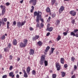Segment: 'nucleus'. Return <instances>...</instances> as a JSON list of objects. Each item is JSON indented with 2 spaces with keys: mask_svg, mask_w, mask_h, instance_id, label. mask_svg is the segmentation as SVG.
Returning a JSON list of instances; mask_svg holds the SVG:
<instances>
[{
  "mask_svg": "<svg viewBox=\"0 0 78 78\" xmlns=\"http://www.w3.org/2000/svg\"><path fill=\"white\" fill-rule=\"evenodd\" d=\"M0 8H2V15L3 16V15H4V14H5V6L1 5L0 6Z\"/></svg>",
  "mask_w": 78,
  "mask_h": 78,
  "instance_id": "obj_3",
  "label": "nucleus"
},
{
  "mask_svg": "<svg viewBox=\"0 0 78 78\" xmlns=\"http://www.w3.org/2000/svg\"><path fill=\"white\" fill-rule=\"evenodd\" d=\"M50 32H48L46 34V36H48L50 35Z\"/></svg>",
  "mask_w": 78,
  "mask_h": 78,
  "instance_id": "obj_49",
  "label": "nucleus"
},
{
  "mask_svg": "<svg viewBox=\"0 0 78 78\" xmlns=\"http://www.w3.org/2000/svg\"><path fill=\"white\" fill-rule=\"evenodd\" d=\"M50 26V24H48L47 25V27H48H48H49Z\"/></svg>",
  "mask_w": 78,
  "mask_h": 78,
  "instance_id": "obj_62",
  "label": "nucleus"
},
{
  "mask_svg": "<svg viewBox=\"0 0 78 78\" xmlns=\"http://www.w3.org/2000/svg\"><path fill=\"white\" fill-rule=\"evenodd\" d=\"M9 47H7L4 48V51H9Z\"/></svg>",
  "mask_w": 78,
  "mask_h": 78,
  "instance_id": "obj_23",
  "label": "nucleus"
},
{
  "mask_svg": "<svg viewBox=\"0 0 78 78\" xmlns=\"http://www.w3.org/2000/svg\"><path fill=\"white\" fill-rule=\"evenodd\" d=\"M6 5H7V6H9V2L6 3Z\"/></svg>",
  "mask_w": 78,
  "mask_h": 78,
  "instance_id": "obj_57",
  "label": "nucleus"
},
{
  "mask_svg": "<svg viewBox=\"0 0 78 78\" xmlns=\"http://www.w3.org/2000/svg\"><path fill=\"white\" fill-rule=\"evenodd\" d=\"M17 26L19 28H20L21 27V22H17Z\"/></svg>",
  "mask_w": 78,
  "mask_h": 78,
  "instance_id": "obj_13",
  "label": "nucleus"
},
{
  "mask_svg": "<svg viewBox=\"0 0 78 78\" xmlns=\"http://www.w3.org/2000/svg\"><path fill=\"white\" fill-rule=\"evenodd\" d=\"M12 59V55H10L9 56V59L11 60Z\"/></svg>",
  "mask_w": 78,
  "mask_h": 78,
  "instance_id": "obj_48",
  "label": "nucleus"
},
{
  "mask_svg": "<svg viewBox=\"0 0 78 78\" xmlns=\"http://www.w3.org/2000/svg\"><path fill=\"white\" fill-rule=\"evenodd\" d=\"M39 20H38V22H37V23L36 25L37 27H39V25L40 23H39Z\"/></svg>",
  "mask_w": 78,
  "mask_h": 78,
  "instance_id": "obj_33",
  "label": "nucleus"
},
{
  "mask_svg": "<svg viewBox=\"0 0 78 78\" xmlns=\"http://www.w3.org/2000/svg\"><path fill=\"white\" fill-rule=\"evenodd\" d=\"M32 73L34 75H36V71L34 70H33L32 72Z\"/></svg>",
  "mask_w": 78,
  "mask_h": 78,
  "instance_id": "obj_27",
  "label": "nucleus"
},
{
  "mask_svg": "<svg viewBox=\"0 0 78 78\" xmlns=\"http://www.w3.org/2000/svg\"><path fill=\"white\" fill-rule=\"evenodd\" d=\"M70 14H71L73 16H75L76 15V12L74 10L70 11Z\"/></svg>",
  "mask_w": 78,
  "mask_h": 78,
  "instance_id": "obj_7",
  "label": "nucleus"
},
{
  "mask_svg": "<svg viewBox=\"0 0 78 78\" xmlns=\"http://www.w3.org/2000/svg\"><path fill=\"white\" fill-rule=\"evenodd\" d=\"M29 54L30 55H34V50L32 49H30L29 52Z\"/></svg>",
  "mask_w": 78,
  "mask_h": 78,
  "instance_id": "obj_9",
  "label": "nucleus"
},
{
  "mask_svg": "<svg viewBox=\"0 0 78 78\" xmlns=\"http://www.w3.org/2000/svg\"><path fill=\"white\" fill-rule=\"evenodd\" d=\"M23 71L24 73V77H25V78H27L28 75H27V73H26V71H25V70H23Z\"/></svg>",
  "mask_w": 78,
  "mask_h": 78,
  "instance_id": "obj_10",
  "label": "nucleus"
},
{
  "mask_svg": "<svg viewBox=\"0 0 78 78\" xmlns=\"http://www.w3.org/2000/svg\"><path fill=\"white\" fill-rule=\"evenodd\" d=\"M35 37L36 39H39V35H35Z\"/></svg>",
  "mask_w": 78,
  "mask_h": 78,
  "instance_id": "obj_38",
  "label": "nucleus"
},
{
  "mask_svg": "<svg viewBox=\"0 0 78 78\" xmlns=\"http://www.w3.org/2000/svg\"><path fill=\"white\" fill-rule=\"evenodd\" d=\"M25 21H23L21 22V27H22L23 25H25Z\"/></svg>",
  "mask_w": 78,
  "mask_h": 78,
  "instance_id": "obj_31",
  "label": "nucleus"
},
{
  "mask_svg": "<svg viewBox=\"0 0 78 78\" xmlns=\"http://www.w3.org/2000/svg\"><path fill=\"white\" fill-rule=\"evenodd\" d=\"M46 11L48 12H50V9L49 7H48L46 9Z\"/></svg>",
  "mask_w": 78,
  "mask_h": 78,
  "instance_id": "obj_24",
  "label": "nucleus"
},
{
  "mask_svg": "<svg viewBox=\"0 0 78 78\" xmlns=\"http://www.w3.org/2000/svg\"><path fill=\"white\" fill-rule=\"evenodd\" d=\"M33 41H36V38L35 37H33Z\"/></svg>",
  "mask_w": 78,
  "mask_h": 78,
  "instance_id": "obj_46",
  "label": "nucleus"
},
{
  "mask_svg": "<svg viewBox=\"0 0 78 78\" xmlns=\"http://www.w3.org/2000/svg\"><path fill=\"white\" fill-rule=\"evenodd\" d=\"M1 38L2 40H4L5 39V36L3 35L2 37H1Z\"/></svg>",
  "mask_w": 78,
  "mask_h": 78,
  "instance_id": "obj_30",
  "label": "nucleus"
},
{
  "mask_svg": "<svg viewBox=\"0 0 78 78\" xmlns=\"http://www.w3.org/2000/svg\"><path fill=\"white\" fill-rule=\"evenodd\" d=\"M4 22H6L7 21V19L5 18L4 19Z\"/></svg>",
  "mask_w": 78,
  "mask_h": 78,
  "instance_id": "obj_52",
  "label": "nucleus"
},
{
  "mask_svg": "<svg viewBox=\"0 0 78 78\" xmlns=\"http://www.w3.org/2000/svg\"><path fill=\"white\" fill-rule=\"evenodd\" d=\"M12 69V66H11L9 68V70H11Z\"/></svg>",
  "mask_w": 78,
  "mask_h": 78,
  "instance_id": "obj_51",
  "label": "nucleus"
},
{
  "mask_svg": "<svg viewBox=\"0 0 78 78\" xmlns=\"http://www.w3.org/2000/svg\"><path fill=\"white\" fill-rule=\"evenodd\" d=\"M2 55H0V58H2Z\"/></svg>",
  "mask_w": 78,
  "mask_h": 78,
  "instance_id": "obj_64",
  "label": "nucleus"
},
{
  "mask_svg": "<svg viewBox=\"0 0 78 78\" xmlns=\"http://www.w3.org/2000/svg\"><path fill=\"white\" fill-rule=\"evenodd\" d=\"M20 58H18L17 59V61H20Z\"/></svg>",
  "mask_w": 78,
  "mask_h": 78,
  "instance_id": "obj_58",
  "label": "nucleus"
},
{
  "mask_svg": "<svg viewBox=\"0 0 78 78\" xmlns=\"http://www.w3.org/2000/svg\"><path fill=\"white\" fill-rule=\"evenodd\" d=\"M14 73L12 72H11L9 73V75L10 76H12V78H14V75H13Z\"/></svg>",
  "mask_w": 78,
  "mask_h": 78,
  "instance_id": "obj_14",
  "label": "nucleus"
},
{
  "mask_svg": "<svg viewBox=\"0 0 78 78\" xmlns=\"http://www.w3.org/2000/svg\"><path fill=\"white\" fill-rule=\"evenodd\" d=\"M61 63L63 64H64V59L63 58H61L60 59Z\"/></svg>",
  "mask_w": 78,
  "mask_h": 78,
  "instance_id": "obj_15",
  "label": "nucleus"
},
{
  "mask_svg": "<svg viewBox=\"0 0 78 78\" xmlns=\"http://www.w3.org/2000/svg\"><path fill=\"white\" fill-rule=\"evenodd\" d=\"M31 8L32 9H31L30 12H33V11H34V6H31Z\"/></svg>",
  "mask_w": 78,
  "mask_h": 78,
  "instance_id": "obj_26",
  "label": "nucleus"
},
{
  "mask_svg": "<svg viewBox=\"0 0 78 78\" xmlns=\"http://www.w3.org/2000/svg\"><path fill=\"white\" fill-rule=\"evenodd\" d=\"M41 21L42 22H44V20H43V19H41Z\"/></svg>",
  "mask_w": 78,
  "mask_h": 78,
  "instance_id": "obj_60",
  "label": "nucleus"
},
{
  "mask_svg": "<svg viewBox=\"0 0 78 78\" xmlns=\"http://www.w3.org/2000/svg\"><path fill=\"white\" fill-rule=\"evenodd\" d=\"M56 75L55 74H53L52 75V78H56Z\"/></svg>",
  "mask_w": 78,
  "mask_h": 78,
  "instance_id": "obj_36",
  "label": "nucleus"
},
{
  "mask_svg": "<svg viewBox=\"0 0 78 78\" xmlns=\"http://www.w3.org/2000/svg\"><path fill=\"white\" fill-rule=\"evenodd\" d=\"M13 45H16L17 44V41L16 39H14L13 40Z\"/></svg>",
  "mask_w": 78,
  "mask_h": 78,
  "instance_id": "obj_18",
  "label": "nucleus"
},
{
  "mask_svg": "<svg viewBox=\"0 0 78 78\" xmlns=\"http://www.w3.org/2000/svg\"><path fill=\"white\" fill-rule=\"evenodd\" d=\"M78 29H75L74 30V33H78Z\"/></svg>",
  "mask_w": 78,
  "mask_h": 78,
  "instance_id": "obj_35",
  "label": "nucleus"
},
{
  "mask_svg": "<svg viewBox=\"0 0 78 78\" xmlns=\"http://www.w3.org/2000/svg\"><path fill=\"white\" fill-rule=\"evenodd\" d=\"M50 47L48 46L46 48V49L45 50V51L46 52H47L49 50V49H50Z\"/></svg>",
  "mask_w": 78,
  "mask_h": 78,
  "instance_id": "obj_20",
  "label": "nucleus"
},
{
  "mask_svg": "<svg viewBox=\"0 0 78 78\" xmlns=\"http://www.w3.org/2000/svg\"><path fill=\"white\" fill-rule=\"evenodd\" d=\"M56 23H57V24L58 25V24H59V23H60V21L59 20H57Z\"/></svg>",
  "mask_w": 78,
  "mask_h": 78,
  "instance_id": "obj_40",
  "label": "nucleus"
},
{
  "mask_svg": "<svg viewBox=\"0 0 78 78\" xmlns=\"http://www.w3.org/2000/svg\"><path fill=\"white\" fill-rule=\"evenodd\" d=\"M71 78H75V75H73V76H72Z\"/></svg>",
  "mask_w": 78,
  "mask_h": 78,
  "instance_id": "obj_56",
  "label": "nucleus"
},
{
  "mask_svg": "<svg viewBox=\"0 0 78 78\" xmlns=\"http://www.w3.org/2000/svg\"><path fill=\"white\" fill-rule=\"evenodd\" d=\"M13 25L16 26V21H14L13 23Z\"/></svg>",
  "mask_w": 78,
  "mask_h": 78,
  "instance_id": "obj_43",
  "label": "nucleus"
},
{
  "mask_svg": "<svg viewBox=\"0 0 78 78\" xmlns=\"http://www.w3.org/2000/svg\"><path fill=\"white\" fill-rule=\"evenodd\" d=\"M27 73H29V72H30V67H28L27 69Z\"/></svg>",
  "mask_w": 78,
  "mask_h": 78,
  "instance_id": "obj_16",
  "label": "nucleus"
},
{
  "mask_svg": "<svg viewBox=\"0 0 78 78\" xmlns=\"http://www.w3.org/2000/svg\"><path fill=\"white\" fill-rule=\"evenodd\" d=\"M51 51L50 52L49 55H51V54H52V53H53V52L54 51V50H55V48H51Z\"/></svg>",
  "mask_w": 78,
  "mask_h": 78,
  "instance_id": "obj_11",
  "label": "nucleus"
},
{
  "mask_svg": "<svg viewBox=\"0 0 78 78\" xmlns=\"http://www.w3.org/2000/svg\"><path fill=\"white\" fill-rule=\"evenodd\" d=\"M12 45L10 43H9L8 45V47L9 48H11V46Z\"/></svg>",
  "mask_w": 78,
  "mask_h": 78,
  "instance_id": "obj_34",
  "label": "nucleus"
},
{
  "mask_svg": "<svg viewBox=\"0 0 78 78\" xmlns=\"http://www.w3.org/2000/svg\"><path fill=\"white\" fill-rule=\"evenodd\" d=\"M7 77V75H4L2 76V78H6Z\"/></svg>",
  "mask_w": 78,
  "mask_h": 78,
  "instance_id": "obj_45",
  "label": "nucleus"
},
{
  "mask_svg": "<svg viewBox=\"0 0 78 78\" xmlns=\"http://www.w3.org/2000/svg\"><path fill=\"white\" fill-rule=\"evenodd\" d=\"M74 68V70H76V69L77 68V67L75 65Z\"/></svg>",
  "mask_w": 78,
  "mask_h": 78,
  "instance_id": "obj_55",
  "label": "nucleus"
},
{
  "mask_svg": "<svg viewBox=\"0 0 78 78\" xmlns=\"http://www.w3.org/2000/svg\"><path fill=\"white\" fill-rule=\"evenodd\" d=\"M63 34L64 35V36H66L67 34V33L66 32H63Z\"/></svg>",
  "mask_w": 78,
  "mask_h": 78,
  "instance_id": "obj_41",
  "label": "nucleus"
},
{
  "mask_svg": "<svg viewBox=\"0 0 78 78\" xmlns=\"http://www.w3.org/2000/svg\"><path fill=\"white\" fill-rule=\"evenodd\" d=\"M56 67L57 68V70L59 71L61 69V66L59 63H57L56 64Z\"/></svg>",
  "mask_w": 78,
  "mask_h": 78,
  "instance_id": "obj_6",
  "label": "nucleus"
},
{
  "mask_svg": "<svg viewBox=\"0 0 78 78\" xmlns=\"http://www.w3.org/2000/svg\"><path fill=\"white\" fill-rule=\"evenodd\" d=\"M16 77L17 78H19L20 76H19V74H17L16 76Z\"/></svg>",
  "mask_w": 78,
  "mask_h": 78,
  "instance_id": "obj_53",
  "label": "nucleus"
},
{
  "mask_svg": "<svg viewBox=\"0 0 78 78\" xmlns=\"http://www.w3.org/2000/svg\"><path fill=\"white\" fill-rule=\"evenodd\" d=\"M71 36H75V34L73 33V32H72L70 33Z\"/></svg>",
  "mask_w": 78,
  "mask_h": 78,
  "instance_id": "obj_29",
  "label": "nucleus"
},
{
  "mask_svg": "<svg viewBox=\"0 0 78 78\" xmlns=\"http://www.w3.org/2000/svg\"><path fill=\"white\" fill-rule=\"evenodd\" d=\"M44 61L45 58L44 56H42L41 57V60L40 62V64L41 65H42V64H43V63H44Z\"/></svg>",
  "mask_w": 78,
  "mask_h": 78,
  "instance_id": "obj_4",
  "label": "nucleus"
},
{
  "mask_svg": "<svg viewBox=\"0 0 78 78\" xmlns=\"http://www.w3.org/2000/svg\"><path fill=\"white\" fill-rule=\"evenodd\" d=\"M75 36L76 37H78V33H77L76 34H75Z\"/></svg>",
  "mask_w": 78,
  "mask_h": 78,
  "instance_id": "obj_47",
  "label": "nucleus"
},
{
  "mask_svg": "<svg viewBox=\"0 0 78 78\" xmlns=\"http://www.w3.org/2000/svg\"><path fill=\"white\" fill-rule=\"evenodd\" d=\"M50 19H51V17H50V16H49V17L48 20H47L48 22H50Z\"/></svg>",
  "mask_w": 78,
  "mask_h": 78,
  "instance_id": "obj_39",
  "label": "nucleus"
},
{
  "mask_svg": "<svg viewBox=\"0 0 78 78\" xmlns=\"http://www.w3.org/2000/svg\"><path fill=\"white\" fill-rule=\"evenodd\" d=\"M61 36H60V35H58L57 38H56L57 41H59V40L61 39Z\"/></svg>",
  "mask_w": 78,
  "mask_h": 78,
  "instance_id": "obj_21",
  "label": "nucleus"
},
{
  "mask_svg": "<svg viewBox=\"0 0 78 78\" xmlns=\"http://www.w3.org/2000/svg\"><path fill=\"white\" fill-rule=\"evenodd\" d=\"M30 3H33V5L34 6H35L36 4V2H37V1L36 0H30Z\"/></svg>",
  "mask_w": 78,
  "mask_h": 78,
  "instance_id": "obj_5",
  "label": "nucleus"
},
{
  "mask_svg": "<svg viewBox=\"0 0 78 78\" xmlns=\"http://www.w3.org/2000/svg\"><path fill=\"white\" fill-rule=\"evenodd\" d=\"M71 61H75V58L73 57H72L71 58Z\"/></svg>",
  "mask_w": 78,
  "mask_h": 78,
  "instance_id": "obj_44",
  "label": "nucleus"
},
{
  "mask_svg": "<svg viewBox=\"0 0 78 78\" xmlns=\"http://www.w3.org/2000/svg\"><path fill=\"white\" fill-rule=\"evenodd\" d=\"M2 24L3 25H5V22H4L2 21L1 22Z\"/></svg>",
  "mask_w": 78,
  "mask_h": 78,
  "instance_id": "obj_59",
  "label": "nucleus"
},
{
  "mask_svg": "<svg viewBox=\"0 0 78 78\" xmlns=\"http://www.w3.org/2000/svg\"><path fill=\"white\" fill-rule=\"evenodd\" d=\"M56 54V55H58L59 54V52H58V51L57 52Z\"/></svg>",
  "mask_w": 78,
  "mask_h": 78,
  "instance_id": "obj_63",
  "label": "nucleus"
},
{
  "mask_svg": "<svg viewBox=\"0 0 78 78\" xmlns=\"http://www.w3.org/2000/svg\"><path fill=\"white\" fill-rule=\"evenodd\" d=\"M75 20H73L71 21V23L73 24V25H74L75 23Z\"/></svg>",
  "mask_w": 78,
  "mask_h": 78,
  "instance_id": "obj_32",
  "label": "nucleus"
},
{
  "mask_svg": "<svg viewBox=\"0 0 78 78\" xmlns=\"http://www.w3.org/2000/svg\"><path fill=\"white\" fill-rule=\"evenodd\" d=\"M66 75V73L64 72H62V77H64Z\"/></svg>",
  "mask_w": 78,
  "mask_h": 78,
  "instance_id": "obj_25",
  "label": "nucleus"
},
{
  "mask_svg": "<svg viewBox=\"0 0 78 78\" xmlns=\"http://www.w3.org/2000/svg\"><path fill=\"white\" fill-rule=\"evenodd\" d=\"M23 43L21 42L20 44V47L21 48H25L27 46V43H28V40L27 39H24L23 41Z\"/></svg>",
  "mask_w": 78,
  "mask_h": 78,
  "instance_id": "obj_2",
  "label": "nucleus"
},
{
  "mask_svg": "<svg viewBox=\"0 0 78 78\" xmlns=\"http://www.w3.org/2000/svg\"><path fill=\"white\" fill-rule=\"evenodd\" d=\"M56 2V0H51V4L52 5H53L55 4V3Z\"/></svg>",
  "mask_w": 78,
  "mask_h": 78,
  "instance_id": "obj_19",
  "label": "nucleus"
},
{
  "mask_svg": "<svg viewBox=\"0 0 78 78\" xmlns=\"http://www.w3.org/2000/svg\"><path fill=\"white\" fill-rule=\"evenodd\" d=\"M23 2V0H22V1H20V3H22Z\"/></svg>",
  "mask_w": 78,
  "mask_h": 78,
  "instance_id": "obj_61",
  "label": "nucleus"
},
{
  "mask_svg": "<svg viewBox=\"0 0 78 78\" xmlns=\"http://www.w3.org/2000/svg\"><path fill=\"white\" fill-rule=\"evenodd\" d=\"M44 63L45 66H48V61L45 60L44 61Z\"/></svg>",
  "mask_w": 78,
  "mask_h": 78,
  "instance_id": "obj_22",
  "label": "nucleus"
},
{
  "mask_svg": "<svg viewBox=\"0 0 78 78\" xmlns=\"http://www.w3.org/2000/svg\"><path fill=\"white\" fill-rule=\"evenodd\" d=\"M64 6H62L59 9V13L61 14V12H62L64 11Z\"/></svg>",
  "mask_w": 78,
  "mask_h": 78,
  "instance_id": "obj_8",
  "label": "nucleus"
},
{
  "mask_svg": "<svg viewBox=\"0 0 78 78\" xmlns=\"http://www.w3.org/2000/svg\"><path fill=\"white\" fill-rule=\"evenodd\" d=\"M37 44L39 46H42V42L41 41H38Z\"/></svg>",
  "mask_w": 78,
  "mask_h": 78,
  "instance_id": "obj_17",
  "label": "nucleus"
},
{
  "mask_svg": "<svg viewBox=\"0 0 78 78\" xmlns=\"http://www.w3.org/2000/svg\"><path fill=\"white\" fill-rule=\"evenodd\" d=\"M64 67L65 68H66V67H68L67 65L66 64H65L64 65Z\"/></svg>",
  "mask_w": 78,
  "mask_h": 78,
  "instance_id": "obj_50",
  "label": "nucleus"
},
{
  "mask_svg": "<svg viewBox=\"0 0 78 78\" xmlns=\"http://www.w3.org/2000/svg\"><path fill=\"white\" fill-rule=\"evenodd\" d=\"M53 29V28L52 27H51L50 28L48 27L47 28V31H48L51 32L52 31Z\"/></svg>",
  "mask_w": 78,
  "mask_h": 78,
  "instance_id": "obj_12",
  "label": "nucleus"
},
{
  "mask_svg": "<svg viewBox=\"0 0 78 78\" xmlns=\"http://www.w3.org/2000/svg\"><path fill=\"white\" fill-rule=\"evenodd\" d=\"M40 26H41V27H42V28H43L44 26V24L43 23H41L40 24Z\"/></svg>",
  "mask_w": 78,
  "mask_h": 78,
  "instance_id": "obj_37",
  "label": "nucleus"
},
{
  "mask_svg": "<svg viewBox=\"0 0 78 78\" xmlns=\"http://www.w3.org/2000/svg\"><path fill=\"white\" fill-rule=\"evenodd\" d=\"M30 31H33V28L32 27H30Z\"/></svg>",
  "mask_w": 78,
  "mask_h": 78,
  "instance_id": "obj_54",
  "label": "nucleus"
},
{
  "mask_svg": "<svg viewBox=\"0 0 78 78\" xmlns=\"http://www.w3.org/2000/svg\"><path fill=\"white\" fill-rule=\"evenodd\" d=\"M51 16L53 18L55 17L56 16V14H52Z\"/></svg>",
  "mask_w": 78,
  "mask_h": 78,
  "instance_id": "obj_42",
  "label": "nucleus"
},
{
  "mask_svg": "<svg viewBox=\"0 0 78 78\" xmlns=\"http://www.w3.org/2000/svg\"><path fill=\"white\" fill-rule=\"evenodd\" d=\"M42 12L40 11H38V12L36 11L34 12V16H37L36 21L37 22H39V17H42Z\"/></svg>",
  "mask_w": 78,
  "mask_h": 78,
  "instance_id": "obj_1",
  "label": "nucleus"
},
{
  "mask_svg": "<svg viewBox=\"0 0 78 78\" xmlns=\"http://www.w3.org/2000/svg\"><path fill=\"white\" fill-rule=\"evenodd\" d=\"M10 23L9 22H7V28L8 29H9V27Z\"/></svg>",
  "mask_w": 78,
  "mask_h": 78,
  "instance_id": "obj_28",
  "label": "nucleus"
}]
</instances>
